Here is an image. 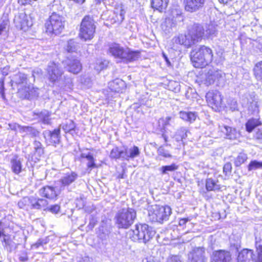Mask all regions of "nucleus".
<instances>
[{"label":"nucleus","mask_w":262,"mask_h":262,"mask_svg":"<svg viewBox=\"0 0 262 262\" xmlns=\"http://www.w3.org/2000/svg\"><path fill=\"white\" fill-rule=\"evenodd\" d=\"M202 35L201 38L204 36L207 38L213 37L216 36L217 31L215 27L213 24L206 25L205 27L201 26Z\"/></svg>","instance_id":"nucleus-28"},{"label":"nucleus","mask_w":262,"mask_h":262,"mask_svg":"<svg viewBox=\"0 0 262 262\" xmlns=\"http://www.w3.org/2000/svg\"><path fill=\"white\" fill-rule=\"evenodd\" d=\"M245 105L249 113L253 114L258 111V99L254 93L250 94L247 98V103Z\"/></svg>","instance_id":"nucleus-21"},{"label":"nucleus","mask_w":262,"mask_h":262,"mask_svg":"<svg viewBox=\"0 0 262 262\" xmlns=\"http://www.w3.org/2000/svg\"><path fill=\"white\" fill-rule=\"evenodd\" d=\"M232 169V166L231 164L230 163H226L223 167V171L225 175L229 174Z\"/></svg>","instance_id":"nucleus-56"},{"label":"nucleus","mask_w":262,"mask_h":262,"mask_svg":"<svg viewBox=\"0 0 262 262\" xmlns=\"http://www.w3.org/2000/svg\"><path fill=\"white\" fill-rule=\"evenodd\" d=\"M109 53L112 54L118 62L128 63L138 60L141 57L138 51H132L128 48L124 49L118 43H113L110 46Z\"/></svg>","instance_id":"nucleus-1"},{"label":"nucleus","mask_w":262,"mask_h":262,"mask_svg":"<svg viewBox=\"0 0 262 262\" xmlns=\"http://www.w3.org/2000/svg\"><path fill=\"white\" fill-rule=\"evenodd\" d=\"M176 20L173 18H166L162 24L161 27L162 30L166 34H169L171 33L173 29L176 28Z\"/></svg>","instance_id":"nucleus-26"},{"label":"nucleus","mask_w":262,"mask_h":262,"mask_svg":"<svg viewBox=\"0 0 262 262\" xmlns=\"http://www.w3.org/2000/svg\"><path fill=\"white\" fill-rule=\"evenodd\" d=\"M108 62L106 60H99L96 62V66H95V69L97 71H100L103 70L104 68L106 67L108 65Z\"/></svg>","instance_id":"nucleus-47"},{"label":"nucleus","mask_w":262,"mask_h":262,"mask_svg":"<svg viewBox=\"0 0 262 262\" xmlns=\"http://www.w3.org/2000/svg\"><path fill=\"white\" fill-rule=\"evenodd\" d=\"M90 158L87 159L88 162L87 163L86 165H87V167L89 168H90L91 170L92 168H95L97 166L95 163V159H94L93 156L92 154L90 155Z\"/></svg>","instance_id":"nucleus-49"},{"label":"nucleus","mask_w":262,"mask_h":262,"mask_svg":"<svg viewBox=\"0 0 262 262\" xmlns=\"http://www.w3.org/2000/svg\"><path fill=\"white\" fill-rule=\"evenodd\" d=\"M94 20L90 15L84 16L81 23L79 35L85 41L90 40L93 37L95 31Z\"/></svg>","instance_id":"nucleus-10"},{"label":"nucleus","mask_w":262,"mask_h":262,"mask_svg":"<svg viewBox=\"0 0 262 262\" xmlns=\"http://www.w3.org/2000/svg\"><path fill=\"white\" fill-rule=\"evenodd\" d=\"M5 78L4 77L0 78V95L3 99H5V86H4Z\"/></svg>","instance_id":"nucleus-50"},{"label":"nucleus","mask_w":262,"mask_h":262,"mask_svg":"<svg viewBox=\"0 0 262 262\" xmlns=\"http://www.w3.org/2000/svg\"><path fill=\"white\" fill-rule=\"evenodd\" d=\"M189 221L188 218L181 219L179 221V224L180 226H184Z\"/></svg>","instance_id":"nucleus-64"},{"label":"nucleus","mask_w":262,"mask_h":262,"mask_svg":"<svg viewBox=\"0 0 262 262\" xmlns=\"http://www.w3.org/2000/svg\"><path fill=\"white\" fill-rule=\"evenodd\" d=\"M14 23L17 28L25 31L32 25L31 21L29 20L28 16L24 12L16 15L14 18Z\"/></svg>","instance_id":"nucleus-13"},{"label":"nucleus","mask_w":262,"mask_h":262,"mask_svg":"<svg viewBox=\"0 0 262 262\" xmlns=\"http://www.w3.org/2000/svg\"><path fill=\"white\" fill-rule=\"evenodd\" d=\"M119 83H123L122 80H115L112 82L109 83V87L112 91L115 92H119L120 91V88L118 86Z\"/></svg>","instance_id":"nucleus-45"},{"label":"nucleus","mask_w":262,"mask_h":262,"mask_svg":"<svg viewBox=\"0 0 262 262\" xmlns=\"http://www.w3.org/2000/svg\"><path fill=\"white\" fill-rule=\"evenodd\" d=\"M164 126L175 124V118L173 116L166 117L163 120Z\"/></svg>","instance_id":"nucleus-51"},{"label":"nucleus","mask_w":262,"mask_h":262,"mask_svg":"<svg viewBox=\"0 0 262 262\" xmlns=\"http://www.w3.org/2000/svg\"><path fill=\"white\" fill-rule=\"evenodd\" d=\"M168 0H151L152 7L160 12L163 11L167 7Z\"/></svg>","instance_id":"nucleus-31"},{"label":"nucleus","mask_w":262,"mask_h":262,"mask_svg":"<svg viewBox=\"0 0 262 262\" xmlns=\"http://www.w3.org/2000/svg\"><path fill=\"white\" fill-rule=\"evenodd\" d=\"M78 48V43L74 39H70L67 42L66 49L68 52L72 53L76 52Z\"/></svg>","instance_id":"nucleus-40"},{"label":"nucleus","mask_w":262,"mask_h":262,"mask_svg":"<svg viewBox=\"0 0 262 262\" xmlns=\"http://www.w3.org/2000/svg\"><path fill=\"white\" fill-rule=\"evenodd\" d=\"M206 188L208 191H216L220 189V186L211 178L206 180Z\"/></svg>","instance_id":"nucleus-38"},{"label":"nucleus","mask_w":262,"mask_h":262,"mask_svg":"<svg viewBox=\"0 0 262 262\" xmlns=\"http://www.w3.org/2000/svg\"><path fill=\"white\" fill-rule=\"evenodd\" d=\"M31 197H24L18 202V206L20 208H26L30 207Z\"/></svg>","instance_id":"nucleus-42"},{"label":"nucleus","mask_w":262,"mask_h":262,"mask_svg":"<svg viewBox=\"0 0 262 262\" xmlns=\"http://www.w3.org/2000/svg\"><path fill=\"white\" fill-rule=\"evenodd\" d=\"M11 169L13 172L18 174L21 171L22 165L20 159L16 156H14L11 160Z\"/></svg>","instance_id":"nucleus-30"},{"label":"nucleus","mask_w":262,"mask_h":262,"mask_svg":"<svg viewBox=\"0 0 262 262\" xmlns=\"http://www.w3.org/2000/svg\"><path fill=\"white\" fill-rule=\"evenodd\" d=\"M219 127L221 131L226 136L227 138L234 139L237 137L238 133L235 128L226 125L220 126Z\"/></svg>","instance_id":"nucleus-29"},{"label":"nucleus","mask_w":262,"mask_h":262,"mask_svg":"<svg viewBox=\"0 0 262 262\" xmlns=\"http://www.w3.org/2000/svg\"><path fill=\"white\" fill-rule=\"evenodd\" d=\"M19 260L21 262H26L28 260V257L26 254L19 256Z\"/></svg>","instance_id":"nucleus-63"},{"label":"nucleus","mask_w":262,"mask_h":262,"mask_svg":"<svg viewBox=\"0 0 262 262\" xmlns=\"http://www.w3.org/2000/svg\"><path fill=\"white\" fill-rule=\"evenodd\" d=\"M34 149L43 147L42 144L38 141L35 140L33 142Z\"/></svg>","instance_id":"nucleus-62"},{"label":"nucleus","mask_w":262,"mask_h":262,"mask_svg":"<svg viewBox=\"0 0 262 262\" xmlns=\"http://www.w3.org/2000/svg\"><path fill=\"white\" fill-rule=\"evenodd\" d=\"M261 168L262 162H259L256 160H253L251 161V162L248 165V170L249 171Z\"/></svg>","instance_id":"nucleus-44"},{"label":"nucleus","mask_w":262,"mask_h":262,"mask_svg":"<svg viewBox=\"0 0 262 262\" xmlns=\"http://www.w3.org/2000/svg\"><path fill=\"white\" fill-rule=\"evenodd\" d=\"M65 18L53 12L45 24L46 32L49 34H59L64 28Z\"/></svg>","instance_id":"nucleus-7"},{"label":"nucleus","mask_w":262,"mask_h":262,"mask_svg":"<svg viewBox=\"0 0 262 262\" xmlns=\"http://www.w3.org/2000/svg\"><path fill=\"white\" fill-rule=\"evenodd\" d=\"M43 135L45 138L46 136L49 137L50 144L56 146L57 144L59 143L60 139V129L59 128H56L53 131L46 130L43 132Z\"/></svg>","instance_id":"nucleus-20"},{"label":"nucleus","mask_w":262,"mask_h":262,"mask_svg":"<svg viewBox=\"0 0 262 262\" xmlns=\"http://www.w3.org/2000/svg\"><path fill=\"white\" fill-rule=\"evenodd\" d=\"M179 115L182 119L189 122L195 121L198 116L197 114L193 112L181 111Z\"/></svg>","instance_id":"nucleus-32"},{"label":"nucleus","mask_w":262,"mask_h":262,"mask_svg":"<svg viewBox=\"0 0 262 262\" xmlns=\"http://www.w3.org/2000/svg\"><path fill=\"white\" fill-rule=\"evenodd\" d=\"M148 217L152 222L163 223L168 220L171 214V209L169 206H150L148 209Z\"/></svg>","instance_id":"nucleus-6"},{"label":"nucleus","mask_w":262,"mask_h":262,"mask_svg":"<svg viewBox=\"0 0 262 262\" xmlns=\"http://www.w3.org/2000/svg\"><path fill=\"white\" fill-rule=\"evenodd\" d=\"M247 159V156L244 153H240L234 161L235 166L238 167L244 163Z\"/></svg>","instance_id":"nucleus-43"},{"label":"nucleus","mask_w":262,"mask_h":262,"mask_svg":"<svg viewBox=\"0 0 262 262\" xmlns=\"http://www.w3.org/2000/svg\"><path fill=\"white\" fill-rule=\"evenodd\" d=\"M60 127L64 131L65 133H70L74 130L76 125L75 123L71 120L66 121L60 125Z\"/></svg>","instance_id":"nucleus-37"},{"label":"nucleus","mask_w":262,"mask_h":262,"mask_svg":"<svg viewBox=\"0 0 262 262\" xmlns=\"http://www.w3.org/2000/svg\"><path fill=\"white\" fill-rule=\"evenodd\" d=\"M26 133L27 135L32 137H35L39 135V132L36 128L29 126H23L21 127V133Z\"/></svg>","instance_id":"nucleus-35"},{"label":"nucleus","mask_w":262,"mask_h":262,"mask_svg":"<svg viewBox=\"0 0 262 262\" xmlns=\"http://www.w3.org/2000/svg\"><path fill=\"white\" fill-rule=\"evenodd\" d=\"M201 25L195 24L189 30L187 34H180L173 38L174 43L184 45L187 48L191 47L195 42L201 39V35L203 34Z\"/></svg>","instance_id":"nucleus-3"},{"label":"nucleus","mask_w":262,"mask_h":262,"mask_svg":"<svg viewBox=\"0 0 262 262\" xmlns=\"http://www.w3.org/2000/svg\"><path fill=\"white\" fill-rule=\"evenodd\" d=\"M261 125V121L258 118H251L246 123V129L248 132L251 133L256 127Z\"/></svg>","instance_id":"nucleus-34"},{"label":"nucleus","mask_w":262,"mask_h":262,"mask_svg":"<svg viewBox=\"0 0 262 262\" xmlns=\"http://www.w3.org/2000/svg\"><path fill=\"white\" fill-rule=\"evenodd\" d=\"M205 251L204 248H194L188 254V262H206Z\"/></svg>","instance_id":"nucleus-14"},{"label":"nucleus","mask_w":262,"mask_h":262,"mask_svg":"<svg viewBox=\"0 0 262 262\" xmlns=\"http://www.w3.org/2000/svg\"><path fill=\"white\" fill-rule=\"evenodd\" d=\"M253 71L256 79L262 82V61L257 62L255 65Z\"/></svg>","instance_id":"nucleus-36"},{"label":"nucleus","mask_w":262,"mask_h":262,"mask_svg":"<svg viewBox=\"0 0 262 262\" xmlns=\"http://www.w3.org/2000/svg\"><path fill=\"white\" fill-rule=\"evenodd\" d=\"M27 75L22 73H18L15 74L10 81L11 85L13 83L17 85L18 94L20 97L24 99H29L32 95V91L30 90V86H27Z\"/></svg>","instance_id":"nucleus-8"},{"label":"nucleus","mask_w":262,"mask_h":262,"mask_svg":"<svg viewBox=\"0 0 262 262\" xmlns=\"http://www.w3.org/2000/svg\"><path fill=\"white\" fill-rule=\"evenodd\" d=\"M167 262H182V260L179 256L171 255L167 258Z\"/></svg>","instance_id":"nucleus-57"},{"label":"nucleus","mask_w":262,"mask_h":262,"mask_svg":"<svg viewBox=\"0 0 262 262\" xmlns=\"http://www.w3.org/2000/svg\"><path fill=\"white\" fill-rule=\"evenodd\" d=\"M44 154L43 147L34 149V155L37 157V158H40Z\"/></svg>","instance_id":"nucleus-60"},{"label":"nucleus","mask_w":262,"mask_h":262,"mask_svg":"<svg viewBox=\"0 0 262 262\" xmlns=\"http://www.w3.org/2000/svg\"><path fill=\"white\" fill-rule=\"evenodd\" d=\"M215 80L219 84H223L225 81V74L221 71L209 70L206 77L207 82L211 84Z\"/></svg>","instance_id":"nucleus-16"},{"label":"nucleus","mask_w":262,"mask_h":262,"mask_svg":"<svg viewBox=\"0 0 262 262\" xmlns=\"http://www.w3.org/2000/svg\"><path fill=\"white\" fill-rule=\"evenodd\" d=\"M49 210L54 213H57L60 210V206L58 205L51 206L49 208Z\"/></svg>","instance_id":"nucleus-58"},{"label":"nucleus","mask_w":262,"mask_h":262,"mask_svg":"<svg viewBox=\"0 0 262 262\" xmlns=\"http://www.w3.org/2000/svg\"><path fill=\"white\" fill-rule=\"evenodd\" d=\"M125 11L122 6H118L115 7L112 15L110 16V19L112 24H121L124 19Z\"/></svg>","instance_id":"nucleus-18"},{"label":"nucleus","mask_w":262,"mask_h":262,"mask_svg":"<svg viewBox=\"0 0 262 262\" xmlns=\"http://www.w3.org/2000/svg\"><path fill=\"white\" fill-rule=\"evenodd\" d=\"M231 259L229 252L224 250H219L213 253L212 262H229Z\"/></svg>","instance_id":"nucleus-23"},{"label":"nucleus","mask_w":262,"mask_h":262,"mask_svg":"<svg viewBox=\"0 0 262 262\" xmlns=\"http://www.w3.org/2000/svg\"><path fill=\"white\" fill-rule=\"evenodd\" d=\"M78 178V174L75 171H72L64 174L59 180L61 184L60 191H63L66 188L69 189V186L75 183Z\"/></svg>","instance_id":"nucleus-12"},{"label":"nucleus","mask_w":262,"mask_h":262,"mask_svg":"<svg viewBox=\"0 0 262 262\" xmlns=\"http://www.w3.org/2000/svg\"><path fill=\"white\" fill-rule=\"evenodd\" d=\"M158 154L160 156H162L165 158H171L172 156L169 154V151L166 150L163 146H161L158 149Z\"/></svg>","instance_id":"nucleus-48"},{"label":"nucleus","mask_w":262,"mask_h":262,"mask_svg":"<svg viewBox=\"0 0 262 262\" xmlns=\"http://www.w3.org/2000/svg\"><path fill=\"white\" fill-rule=\"evenodd\" d=\"M34 115L37 117L39 121L44 124H51V113L47 110H44L41 112H34Z\"/></svg>","instance_id":"nucleus-27"},{"label":"nucleus","mask_w":262,"mask_h":262,"mask_svg":"<svg viewBox=\"0 0 262 262\" xmlns=\"http://www.w3.org/2000/svg\"><path fill=\"white\" fill-rule=\"evenodd\" d=\"M136 217V211L126 208L119 210L115 214L114 220L118 228L127 229L133 224Z\"/></svg>","instance_id":"nucleus-4"},{"label":"nucleus","mask_w":262,"mask_h":262,"mask_svg":"<svg viewBox=\"0 0 262 262\" xmlns=\"http://www.w3.org/2000/svg\"><path fill=\"white\" fill-rule=\"evenodd\" d=\"M2 242L4 243V247H5L8 251L10 252L11 251L12 242L8 235H7V236H3V239Z\"/></svg>","instance_id":"nucleus-46"},{"label":"nucleus","mask_w":262,"mask_h":262,"mask_svg":"<svg viewBox=\"0 0 262 262\" xmlns=\"http://www.w3.org/2000/svg\"><path fill=\"white\" fill-rule=\"evenodd\" d=\"M206 101L208 105L215 111L221 107L222 103V97L221 93L217 91L208 92L206 95Z\"/></svg>","instance_id":"nucleus-11"},{"label":"nucleus","mask_w":262,"mask_h":262,"mask_svg":"<svg viewBox=\"0 0 262 262\" xmlns=\"http://www.w3.org/2000/svg\"><path fill=\"white\" fill-rule=\"evenodd\" d=\"M187 129L185 127H181L176 133L173 138L179 142L182 141L187 137Z\"/></svg>","instance_id":"nucleus-39"},{"label":"nucleus","mask_w":262,"mask_h":262,"mask_svg":"<svg viewBox=\"0 0 262 262\" xmlns=\"http://www.w3.org/2000/svg\"><path fill=\"white\" fill-rule=\"evenodd\" d=\"M61 191L60 189L58 190H56L55 188L52 186H46L39 189V194L41 196L49 200H54L57 198Z\"/></svg>","instance_id":"nucleus-17"},{"label":"nucleus","mask_w":262,"mask_h":262,"mask_svg":"<svg viewBox=\"0 0 262 262\" xmlns=\"http://www.w3.org/2000/svg\"><path fill=\"white\" fill-rule=\"evenodd\" d=\"M135 240L140 243L146 244L149 241L155 234V231L152 228L146 224L136 225V228L133 230Z\"/></svg>","instance_id":"nucleus-9"},{"label":"nucleus","mask_w":262,"mask_h":262,"mask_svg":"<svg viewBox=\"0 0 262 262\" xmlns=\"http://www.w3.org/2000/svg\"><path fill=\"white\" fill-rule=\"evenodd\" d=\"M7 26V21H3L1 24H0V35L3 32L6 31Z\"/></svg>","instance_id":"nucleus-61"},{"label":"nucleus","mask_w":262,"mask_h":262,"mask_svg":"<svg viewBox=\"0 0 262 262\" xmlns=\"http://www.w3.org/2000/svg\"><path fill=\"white\" fill-rule=\"evenodd\" d=\"M7 228L8 227L5 223L0 222V237L7 236L6 230Z\"/></svg>","instance_id":"nucleus-52"},{"label":"nucleus","mask_w":262,"mask_h":262,"mask_svg":"<svg viewBox=\"0 0 262 262\" xmlns=\"http://www.w3.org/2000/svg\"><path fill=\"white\" fill-rule=\"evenodd\" d=\"M238 262H256L255 255L252 250L244 249L239 253Z\"/></svg>","instance_id":"nucleus-22"},{"label":"nucleus","mask_w":262,"mask_h":262,"mask_svg":"<svg viewBox=\"0 0 262 262\" xmlns=\"http://www.w3.org/2000/svg\"><path fill=\"white\" fill-rule=\"evenodd\" d=\"M124 160L128 161L129 159H134L140 155V151L136 146H133L129 148L123 147Z\"/></svg>","instance_id":"nucleus-24"},{"label":"nucleus","mask_w":262,"mask_h":262,"mask_svg":"<svg viewBox=\"0 0 262 262\" xmlns=\"http://www.w3.org/2000/svg\"><path fill=\"white\" fill-rule=\"evenodd\" d=\"M110 157L112 159H120L122 160H124L123 147L122 148L118 147L113 148L110 152Z\"/></svg>","instance_id":"nucleus-33"},{"label":"nucleus","mask_w":262,"mask_h":262,"mask_svg":"<svg viewBox=\"0 0 262 262\" xmlns=\"http://www.w3.org/2000/svg\"><path fill=\"white\" fill-rule=\"evenodd\" d=\"M178 165L172 163L170 165L162 166L160 168V171L162 174H168V171H174L178 169Z\"/></svg>","instance_id":"nucleus-41"},{"label":"nucleus","mask_w":262,"mask_h":262,"mask_svg":"<svg viewBox=\"0 0 262 262\" xmlns=\"http://www.w3.org/2000/svg\"><path fill=\"white\" fill-rule=\"evenodd\" d=\"M228 105L232 111H233L237 110V103L235 99H232L229 100Z\"/></svg>","instance_id":"nucleus-54"},{"label":"nucleus","mask_w":262,"mask_h":262,"mask_svg":"<svg viewBox=\"0 0 262 262\" xmlns=\"http://www.w3.org/2000/svg\"><path fill=\"white\" fill-rule=\"evenodd\" d=\"M47 71L48 80L53 84L58 83L61 86H70L72 82L70 78L66 79L64 76L65 80H62L63 71L58 64L54 62L49 63Z\"/></svg>","instance_id":"nucleus-5"},{"label":"nucleus","mask_w":262,"mask_h":262,"mask_svg":"<svg viewBox=\"0 0 262 262\" xmlns=\"http://www.w3.org/2000/svg\"><path fill=\"white\" fill-rule=\"evenodd\" d=\"M65 68L73 74L78 73L82 69V66L80 61L75 57H68L63 62Z\"/></svg>","instance_id":"nucleus-15"},{"label":"nucleus","mask_w":262,"mask_h":262,"mask_svg":"<svg viewBox=\"0 0 262 262\" xmlns=\"http://www.w3.org/2000/svg\"><path fill=\"white\" fill-rule=\"evenodd\" d=\"M185 9L190 12H195L202 8L205 0H185Z\"/></svg>","instance_id":"nucleus-19"},{"label":"nucleus","mask_w":262,"mask_h":262,"mask_svg":"<svg viewBox=\"0 0 262 262\" xmlns=\"http://www.w3.org/2000/svg\"><path fill=\"white\" fill-rule=\"evenodd\" d=\"M10 128L12 130H19V132L21 133V127H23V126H21L17 123H12L9 124Z\"/></svg>","instance_id":"nucleus-59"},{"label":"nucleus","mask_w":262,"mask_h":262,"mask_svg":"<svg viewBox=\"0 0 262 262\" xmlns=\"http://www.w3.org/2000/svg\"><path fill=\"white\" fill-rule=\"evenodd\" d=\"M212 50L208 47L201 46L191 54V60L195 68H202L210 63L213 60Z\"/></svg>","instance_id":"nucleus-2"},{"label":"nucleus","mask_w":262,"mask_h":262,"mask_svg":"<svg viewBox=\"0 0 262 262\" xmlns=\"http://www.w3.org/2000/svg\"><path fill=\"white\" fill-rule=\"evenodd\" d=\"M48 204V201L43 199H38L31 196L30 208L33 209H46Z\"/></svg>","instance_id":"nucleus-25"},{"label":"nucleus","mask_w":262,"mask_h":262,"mask_svg":"<svg viewBox=\"0 0 262 262\" xmlns=\"http://www.w3.org/2000/svg\"><path fill=\"white\" fill-rule=\"evenodd\" d=\"M256 247L258 254L257 260L256 262H262V246L256 243Z\"/></svg>","instance_id":"nucleus-53"},{"label":"nucleus","mask_w":262,"mask_h":262,"mask_svg":"<svg viewBox=\"0 0 262 262\" xmlns=\"http://www.w3.org/2000/svg\"><path fill=\"white\" fill-rule=\"evenodd\" d=\"M254 139L259 143L262 144V128L258 129L254 136Z\"/></svg>","instance_id":"nucleus-55"}]
</instances>
